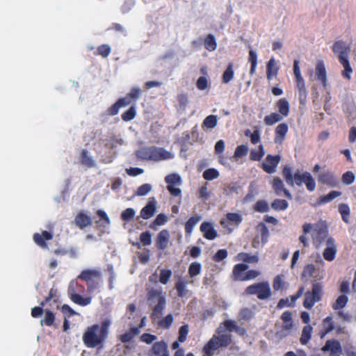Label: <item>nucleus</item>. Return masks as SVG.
Returning a JSON list of instances; mask_svg holds the SVG:
<instances>
[{
  "mask_svg": "<svg viewBox=\"0 0 356 356\" xmlns=\"http://www.w3.org/2000/svg\"><path fill=\"white\" fill-rule=\"evenodd\" d=\"M279 71V67L276 65L275 60L271 58L266 65V78L270 81L273 78L277 77Z\"/></svg>",
  "mask_w": 356,
  "mask_h": 356,
  "instance_id": "cd10ccee",
  "label": "nucleus"
},
{
  "mask_svg": "<svg viewBox=\"0 0 356 356\" xmlns=\"http://www.w3.org/2000/svg\"><path fill=\"white\" fill-rule=\"evenodd\" d=\"M234 72L233 69V63H229L225 72L222 74V82L223 83H228L233 78Z\"/></svg>",
  "mask_w": 356,
  "mask_h": 356,
  "instance_id": "09e8293b",
  "label": "nucleus"
},
{
  "mask_svg": "<svg viewBox=\"0 0 356 356\" xmlns=\"http://www.w3.org/2000/svg\"><path fill=\"white\" fill-rule=\"evenodd\" d=\"M280 160L281 156L279 154H268L264 162L261 164V168L265 172L268 174H273L276 171Z\"/></svg>",
  "mask_w": 356,
  "mask_h": 356,
  "instance_id": "f8f14e48",
  "label": "nucleus"
},
{
  "mask_svg": "<svg viewBox=\"0 0 356 356\" xmlns=\"http://www.w3.org/2000/svg\"><path fill=\"white\" fill-rule=\"evenodd\" d=\"M304 177L305 179L303 183L305 184L307 189L310 192L314 191L316 188V182L314 179L308 172H304Z\"/></svg>",
  "mask_w": 356,
  "mask_h": 356,
  "instance_id": "49530a36",
  "label": "nucleus"
},
{
  "mask_svg": "<svg viewBox=\"0 0 356 356\" xmlns=\"http://www.w3.org/2000/svg\"><path fill=\"white\" fill-rule=\"evenodd\" d=\"M54 235L48 231H42L41 234L35 233L33 236V239L35 243L44 250H49L47 241L53 238Z\"/></svg>",
  "mask_w": 356,
  "mask_h": 356,
  "instance_id": "f3484780",
  "label": "nucleus"
},
{
  "mask_svg": "<svg viewBox=\"0 0 356 356\" xmlns=\"http://www.w3.org/2000/svg\"><path fill=\"white\" fill-rule=\"evenodd\" d=\"M288 284L284 281V276L283 275H276L273 281V288L275 291L286 289Z\"/></svg>",
  "mask_w": 356,
  "mask_h": 356,
  "instance_id": "473e14b6",
  "label": "nucleus"
},
{
  "mask_svg": "<svg viewBox=\"0 0 356 356\" xmlns=\"http://www.w3.org/2000/svg\"><path fill=\"white\" fill-rule=\"evenodd\" d=\"M179 340H177L172 343V348L176 350L173 356H195L193 353H188L185 355L184 350L182 348H179Z\"/></svg>",
  "mask_w": 356,
  "mask_h": 356,
  "instance_id": "680f3d73",
  "label": "nucleus"
},
{
  "mask_svg": "<svg viewBox=\"0 0 356 356\" xmlns=\"http://www.w3.org/2000/svg\"><path fill=\"white\" fill-rule=\"evenodd\" d=\"M170 240V233L167 229H163L159 232L156 238V246L160 250L167 248Z\"/></svg>",
  "mask_w": 356,
  "mask_h": 356,
  "instance_id": "6ab92c4d",
  "label": "nucleus"
},
{
  "mask_svg": "<svg viewBox=\"0 0 356 356\" xmlns=\"http://www.w3.org/2000/svg\"><path fill=\"white\" fill-rule=\"evenodd\" d=\"M312 327L309 325L303 327L300 339V342L301 344L306 345L309 342L312 337Z\"/></svg>",
  "mask_w": 356,
  "mask_h": 356,
  "instance_id": "4c0bfd02",
  "label": "nucleus"
},
{
  "mask_svg": "<svg viewBox=\"0 0 356 356\" xmlns=\"http://www.w3.org/2000/svg\"><path fill=\"white\" fill-rule=\"evenodd\" d=\"M100 277V273L96 270H84L78 276V279L86 282L88 292L90 293L98 287Z\"/></svg>",
  "mask_w": 356,
  "mask_h": 356,
  "instance_id": "9d476101",
  "label": "nucleus"
},
{
  "mask_svg": "<svg viewBox=\"0 0 356 356\" xmlns=\"http://www.w3.org/2000/svg\"><path fill=\"white\" fill-rule=\"evenodd\" d=\"M202 270V265L200 263L194 261L189 265L188 273L191 278H193L200 275Z\"/></svg>",
  "mask_w": 356,
  "mask_h": 356,
  "instance_id": "c03bdc74",
  "label": "nucleus"
},
{
  "mask_svg": "<svg viewBox=\"0 0 356 356\" xmlns=\"http://www.w3.org/2000/svg\"><path fill=\"white\" fill-rule=\"evenodd\" d=\"M332 49L334 54H337L338 60L343 67V70L341 72L343 77L350 80L353 69L348 60L350 51V45L343 40H338L333 44Z\"/></svg>",
  "mask_w": 356,
  "mask_h": 356,
  "instance_id": "20e7f679",
  "label": "nucleus"
},
{
  "mask_svg": "<svg viewBox=\"0 0 356 356\" xmlns=\"http://www.w3.org/2000/svg\"><path fill=\"white\" fill-rule=\"evenodd\" d=\"M282 176L286 182L291 186H294L292 169L289 166H284L282 169Z\"/></svg>",
  "mask_w": 356,
  "mask_h": 356,
  "instance_id": "8fccbe9b",
  "label": "nucleus"
},
{
  "mask_svg": "<svg viewBox=\"0 0 356 356\" xmlns=\"http://www.w3.org/2000/svg\"><path fill=\"white\" fill-rule=\"evenodd\" d=\"M339 212L341 216L342 220L348 223L349 222L350 208L347 204H340L339 206Z\"/></svg>",
  "mask_w": 356,
  "mask_h": 356,
  "instance_id": "4d7b16f0",
  "label": "nucleus"
},
{
  "mask_svg": "<svg viewBox=\"0 0 356 356\" xmlns=\"http://www.w3.org/2000/svg\"><path fill=\"white\" fill-rule=\"evenodd\" d=\"M147 356H170L167 343L163 340L154 343L147 352Z\"/></svg>",
  "mask_w": 356,
  "mask_h": 356,
  "instance_id": "ddd939ff",
  "label": "nucleus"
},
{
  "mask_svg": "<svg viewBox=\"0 0 356 356\" xmlns=\"http://www.w3.org/2000/svg\"><path fill=\"white\" fill-rule=\"evenodd\" d=\"M200 229L202 232L204 237L208 240H213L218 236L217 232L215 230L211 222H203L200 225Z\"/></svg>",
  "mask_w": 356,
  "mask_h": 356,
  "instance_id": "412c9836",
  "label": "nucleus"
},
{
  "mask_svg": "<svg viewBox=\"0 0 356 356\" xmlns=\"http://www.w3.org/2000/svg\"><path fill=\"white\" fill-rule=\"evenodd\" d=\"M248 61L251 64L250 74L253 75L255 73L257 65V52L252 48L249 50Z\"/></svg>",
  "mask_w": 356,
  "mask_h": 356,
  "instance_id": "a19ab883",
  "label": "nucleus"
},
{
  "mask_svg": "<svg viewBox=\"0 0 356 356\" xmlns=\"http://www.w3.org/2000/svg\"><path fill=\"white\" fill-rule=\"evenodd\" d=\"M325 244L327 247L323 252V258L327 261H332L335 259L337 252L335 240L332 237H329Z\"/></svg>",
  "mask_w": 356,
  "mask_h": 356,
  "instance_id": "2eb2a0df",
  "label": "nucleus"
},
{
  "mask_svg": "<svg viewBox=\"0 0 356 356\" xmlns=\"http://www.w3.org/2000/svg\"><path fill=\"white\" fill-rule=\"evenodd\" d=\"M85 292V286L76 281H72L70 283L67 293L70 300L80 306H86L90 304V297H83L81 294Z\"/></svg>",
  "mask_w": 356,
  "mask_h": 356,
  "instance_id": "0eeeda50",
  "label": "nucleus"
},
{
  "mask_svg": "<svg viewBox=\"0 0 356 356\" xmlns=\"http://www.w3.org/2000/svg\"><path fill=\"white\" fill-rule=\"evenodd\" d=\"M289 131L287 124L281 123L277 126L275 130L274 140L276 143H282Z\"/></svg>",
  "mask_w": 356,
  "mask_h": 356,
  "instance_id": "bb28decb",
  "label": "nucleus"
},
{
  "mask_svg": "<svg viewBox=\"0 0 356 356\" xmlns=\"http://www.w3.org/2000/svg\"><path fill=\"white\" fill-rule=\"evenodd\" d=\"M265 155V150L263 145H259L257 149H252L250 153V160L259 161Z\"/></svg>",
  "mask_w": 356,
  "mask_h": 356,
  "instance_id": "c9c22d12",
  "label": "nucleus"
},
{
  "mask_svg": "<svg viewBox=\"0 0 356 356\" xmlns=\"http://www.w3.org/2000/svg\"><path fill=\"white\" fill-rule=\"evenodd\" d=\"M315 73L317 76V79L322 83L323 87L325 88L327 85V74L325 64L323 60H319L317 61L315 67Z\"/></svg>",
  "mask_w": 356,
  "mask_h": 356,
  "instance_id": "4be33fe9",
  "label": "nucleus"
},
{
  "mask_svg": "<svg viewBox=\"0 0 356 356\" xmlns=\"http://www.w3.org/2000/svg\"><path fill=\"white\" fill-rule=\"evenodd\" d=\"M293 327V323L283 322L282 325V329L280 331H277L275 334L276 337L280 339H282L286 336H288L289 331Z\"/></svg>",
  "mask_w": 356,
  "mask_h": 356,
  "instance_id": "a18cd8bd",
  "label": "nucleus"
},
{
  "mask_svg": "<svg viewBox=\"0 0 356 356\" xmlns=\"http://www.w3.org/2000/svg\"><path fill=\"white\" fill-rule=\"evenodd\" d=\"M243 220V217L237 213H227L225 218H222L220 224L223 228L232 232L235 227L238 226Z\"/></svg>",
  "mask_w": 356,
  "mask_h": 356,
  "instance_id": "9b49d317",
  "label": "nucleus"
},
{
  "mask_svg": "<svg viewBox=\"0 0 356 356\" xmlns=\"http://www.w3.org/2000/svg\"><path fill=\"white\" fill-rule=\"evenodd\" d=\"M193 281L190 282L186 281L182 278H180L175 284V288L177 291L178 297L184 298L189 293L190 291L187 289L188 284H193Z\"/></svg>",
  "mask_w": 356,
  "mask_h": 356,
  "instance_id": "393cba45",
  "label": "nucleus"
},
{
  "mask_svg": "<svg viewBox=\"0 0 356 356\" xmlns=\"http://www.w3.org/2000/svg\"><path fill=\"white\" fill-rule=\"evenodd\" d=\"M168 221V217L164 213L157 215L154 220L150 224L149 227L152 229H156V226L165 225Z\"/></svg>",
  "mask_w": 356,
  "mask_h": 356,
  "instance_id": "864d4df0",
  "label": "nucleus"
},
{
  "mask_svg": "<svg viewBox=\"0 0 356 356\" xmlns=\"http://www.w3.org/2000/svg\"><path fill=\"white\" fill-rule=\"evenodd\" d=\"M341 195V193L339 191H330L328 194L321 196L320 197V202L321 203H327L329 202H331L334 198L340 196Z\"/></svg>",
  "mask_w": 356,
  "mask_h": 356,
  "instance_id": "0e129e2a",
  "label": "nucleus"
},
{
  "mask_svg": "<svg viewBox=\"0 0 356 356\" xmlns=\"http://www.w3.org/2000/svg\"><path fill=\"white\" fill-rule=\"evenodd\" d=\"M318 181L332 188L337 186L339 184L338 179L334 173L330 170L320 173L318 177Z\"/></svg>",
  "mask_w": 356,
  "mask_h": 356,
  "instance_id": "dca6fc26",
  "label": "nucleus"
},
{
  "mask_svg": "<svg viewBox=\"0 0 356 356\" xmlns=\"http://www.w3.org/2000/svg\"><path fill=\"white\" fill-rule=\"evenodd\" d=\"M254 211L259 213L268 212L270 209L266 200H258L253 206Z\"/></svg>",
  "mask_w": 356,
  "mask_h": 356,
  "instance_id": "13d9d810",
  "label": "nucleus"
},
{
  "mask_svg": "<svg viewBox=\"0 0 356 356\" xmlns=\"http://www.w3.org/2000/svg\"><path fill=\"white\" fill-rule=\"evenodd\" d=\"M348 298L346 295H340L334 302L332 303V307L334 310H339L346 305Z\"/></svg>",
  "mask_w": 356,
  "mask_h": 356,
  "instance_id": "37998d69",
  "label": "nucleus"
},
{
  "mask_svg": "<svg viewBox=\"0 0 356 356\" xmlns=\"http://www.w3.org/2000/svg\"><path fill=\"white\" fill-rule=\"evenodd\" d=\"M172 273L170 269L163 268L160 270L159 282L163 284H167L172 277Z\"/></svg>",
  "mask_w": 356,
  "mask_h": 356,
  "instance_id": "052dcab7",
  "label": "nucleus"
},
{
  "mask_svg": "<svg viewBox=\"0 0 356 356\" xmlns=\"http://www.w3.org/2000/svg\"><path fill=\"white\" fill-rule=\"evenodd\" d=\"M139 327H132L130 328L129 332H127L120 336V340L122 343H127L131 341V339L139 333Z\"/></svg>",
  "mask_w": 356,
  "mask_h": 356,
  "instance_id": "e433bc0d",
  "label": "nucleus"
},
{
  "mask_svg": "<svg viewBox=\"0 0 356 356\" xmlns=\"http://www.w3.org/2000/svg\"><path fill=\"white\" fill-rule=\"evenodd\" d=\"M301 278L302 280H308L310 278H314L312 282V290L307 291L305 293V299L303 301V306L307 309H311L315 305L322 300L323 296V285L322 283L316 282L317 280L323 278V275L318 276L316 266L312 264H307L303 268L301 273Z\"/></svg>",
  "mask_w": 356,
  "mask_h": 356,
  "instance_id": "f03ea898",
  "label": "nucleus"
},
{
  "mask_svg": "<svg viewBox=\"0 0 356 356\" xmlns=\"http://www.w3.org/2000/svg\"><path fill=\"white\" fill-rule=\"evenodd\" d=\"M200 220V217L198 216L191 217L185 223V232L187 234H191L194 227Z\"/></svg>",
  "mask_w": 356,
  "mask_h": 356,
  "instance_id": "de8ad7c7",
  "label": "nucleus"
},
{
  "mask_svg": "<svg viewBox=\"0 0 356 356\" xmlns=\"http://www.w3.org/2000/svg\"><path fill=\"white\" fill-rule=\"evenodd\" d=\"M289 207V203L285 200L275 199L271 203V207L275 211H284Z\"/></svg>",
  "mask_w": 356,
  "mask_h": 356,
  "instance_id": "3c124183",
  "label": "nucleus"
},
{
  "mask_svg": "<svg viewBox=\"0 0 356 356\" xmlns=\"http://www.w3.org/2000/svg\"><path fill=\"white\" fill-rule=\"evenodd\" d=\"M236 260L241 261L247 264H257L259 259L258 254L251 255L249 253L242 252H239L236 255Z\"/></svg>",
  "mask_w": 356,
  "mask_h": 356,
  "instance_id": "c85d7f7f",
  "label": "nucleus"
},
{
  "mask_svg": "<svg viewBox=\"0 0 356 356\" xmlns=\"http://www.w3.org/2000/svg\"><path fill=\"white\" fill-rule=\"evenodd\" d=\"M202 176L206 180H213L219 177V172L215 168H209L204 170Z\"/></svg>",
  "mask_w": 356,
  "mask_h": 356,
  "instance_id": "69168bd1",
  "label": "nucleus"
},
{
  "mask_svg": "<svg viewBox=\"0 0 356 356\" xmlns=\"http://www.w3.org/2000/svg\"><path fill=\"white\" fill-rule=\"evenodd\" d=\"M323 328L319 332V336L321 339L324 338L327 334L333 331L335 328L334 322L332 316H328L323 320Z\"/></svg>",
  "mask_w": 356,
  "mask_h": 356,
  "instance_id": "5701e85b",
  "label": "nucleus"
},
{
  "mask_svg": "<svg viewBox=\"0 0 356 356\" xmlns=\"http://www.w3.org/2000/svg\"><path fill=\"white\" fill-rule=\"evenodd\" d=\"M312 228H313V224H312V223L306 222L302 225L303 234H302L299 236V241L301 243H302V245L305 248H307L309 246V242H308V239L306 236V234L309 233L312 231Z\"/></svg>",
  "mask_w": 356,
  "mask_h": 356,
  "instance_id": "f704fd0d",
  "label": "nucleus"
},
{
  "mask_svg": "<svg viewBox=\"0 0 356 356\" xmlns=\"http://www.w3.org/2000/svg\"><path fill=\"white\" fill-rule=\"evenodd\" d=\"M44 317L43 319L40 321V325L42 326L46 325L49 327H51L54 325V322L56 320V316L55 314L49 310L46 309L44 312Z\"/></svg>",
  "mask_w": 356,
  "mask_h": 356,
  "instance_id": "2f4dec72",
  "label": "nucleus"
},
{
  "mask_svg": "<svg viewBox=\"0 0 356 356\" xmlns=\"http://www.w3.org/2000/svg\"><path fill=\"white\" fill-rule=\"evenodd\" d=\"M136 115V111L135 107L131 106L128 110L124 111L122 114L121 116H122V119L124 121L128 122V121L133 120L135 118Z\"/></svg>",
  "mask_w": 356,
  "mask_h": 356,
  "instance_id": "338daca9",
  "label": "nucleus"
},
{
  "mask_svg": "<svg viewBox=\"0 0 356 356\" xmlns=\"http://www.w3.org/2000/svg\"><path fill=\"white\" fill-rule=\"evenodd\" d=\"M245 293L247 295H255L259 300H265L269 299L272 296L268 282L264 281L248 286Z\"/></svg>",
  "mask_w": 356,
  "mask_h": 356,
  "instance_id": "1a4fd4ad",
  "label": "nucleus"
},
{
  "mask_svg": "<svg viewBox=\"0 0 356 356\" xmlns=\"http://www.w3.org/2000/svg\"><path fill=\"white\" fill-rule=\"evenodd\" d=\"M272 188L277 195H280L282 193L289 200H291L293 196L291 193L284 187L283 181L280 177H275L272 181Z\"/></svg>",
  "mask_w": 356,
  "mask_h": 356,
  "instance_id": "a211bd4d",
  "label": "nucleus"
},
{
  "mask_svg": "<svg viewBox=\"0 0 356 356\" xmlns=\"http://www.w3.org/2000/svg\"><path fill=\"white\" fill-rule=\"evenodd\" d=\"M165 181L168 184V185H181V179L178 174L172 173L167 175L165 177Z\"/></svg>",
  "mask_w": 356,
  "mask_h": 356,
  "instance_id": "bf43d9fd",
  "label": "nucleus"
},
{
  "mask_svg": "<svg viewBox=\"0 0 356 356\" xmlns=\"http://www.w3.org/2000/svg\"><path fill=\"white\" fill-rule=\"evenodd\" d=\"M282 116L277 113H271L269 115H267L264 117V122L267 126H272L274 124L281 121L282 120Z\"/></svg>",
  "mask_w": 356,
  "mask_h": 356,
  "instance_id": "79ce46f5",
  "label": "nucleus"
},
{
  "mask_svg": "<svg viewBox=\"0 0 356 356\" xmlns=\"http://www.w3.org/2000/svg\"><path fill=\"white\" fill-rule=\"evenodd\" d=\"M111 324L109 319H105L100 325L96 323L88 327L82 337L84 345L89 348H103L108 337Z\"/></svg>",
  "mask_w": 356,
  "mask_h": 356,
  "instance_id": "7ed1b4c3",
  "label": "nucleus"
},
{
  "mask_svg": "<svg viewBox=\"0 0 356 356\" xmlns=\"http://www.w3.org/2000/svg\"><path fill=\"white\" fill-rule=\"evenodd\" d=\"M218 123V118L216 115H210L205 118L202 122V127H207V129L214 128Z\"/></svg>",
  "mask_w": 356,
  "mask_h": 356,
  "instance_id": "6e6d98bb",
  "label": "nucleus"
},
{
  "mask_svg": "<svg viewBox=\"0 0 356 356\" xmlns=\"http://www.w3.org/2000/svg\"><path fill=\"white\" fill-rule=\"evenodd\" d=\"M147 300L149 301L157 300V303L152 309L151 318L152 321L160 318L165 308L166 299L161 290L152 289L147 292Z\"/></svg>",
  "mask_w": 356,
  "mask_h": 356,
  "instance_id": "423d86ee",
  "label": "nucleus"
},
{
  "mask_svg": "<svg viewBox=\"0 0 356 356\" xmlns=\"http://www.w3.org/2000/svg\"><path fill=\"white\" fill-rule=\"evenodd\" d=\"M80 159L82 165L87 168H90L95 165V161L88 155V152L86 149L81 151Z\"/></svg>",
  "mask_w": 356,
  "mask_h": 356,
  "instance_id": "72a5a7b5",
  "label": "nucleus"
},
{
  "mask_svg": "<svg viewBox=\"0 0 356 356\" xmlns=\"http://www.w3.org/2000/svg\"><path fill=\"white\" fill-rule=\"evenodd\" d=\"M173 316L171 314H168L163 318L160 319L157 322V325L159 327L162 329H168L171 326L173 323Z\"/></svg>",
  "mask_w": 356,
  "mask_h": 356,
  "instance_id": "603ef678",
  "label": "nucleus"
},
{
  "mask_svg": "<svg viewBox=\"0 0 356 356\" xmlns=\"http://www.w3.org/2000/svg\"><path fill=\"white\" fill-rule=\"evenodd\" d=\"M321 350L324 353L329 352L330 356H340L342 353V347L337 339L327 340Z\"/></svg>",
  "mask_w": 356,
  "mask_h": 356,
  "instance_id": "4468645a",
  "label": "nucleus"
},
{
  "mask_svg": "<svg viewBox=\"0 0 356 356\" xmlns=\"http://www.w3.org/2000/svg\"><path fill=\"white\" fill-rule=\"evenodd\" d=\"M257 229L261 233V241L262 245H265L268 240L269 231L268 228L264 222H260L257 227Z\"/></svg>",
  "mask_w": 356,
  "mask_h": 356,
  "instance_id": "58836bf2",
  "label": "nucleus"
},
{
  "mask_svg": "<svg viewBox=\"0 0 356 356\" xmlns=\"http://www.w3.org/2000/svg\"><path fill=\"white\" fill-rule=\"evenodd\" d=\"M296 86L298 90V99L300 104H305L307 102V92L305 87V83L300 82L296 83Z\"/></svg>",
  "mask_w": 356,
  "mask_h": 356,
  "instance_id": "7c9ffc66",
  "label": "nucleus"
},
{
  "mask_svg": "<svg viewBox=\"0 0 356 356\" xmlns=\"http://www.w3.org/2000/svg\"><path fill=\"white\" fill-rule=\"evenodd\" d=\"M293 74L295 76V82L300 83L305 81L303 77L301 75L300 69L299 67V60H294L293 61Z\"/></svg>",
  "mask_w": 356,
  "mask_h": 356,
  "instance_id": "e2e57ef3",
  "label": "nucleus"
},
{
  "mask_svg": "<svg viewBox=\"0 0 356 356\" xmlns=\"http://www.w3.org/2000/svg\"><path fill=\"white\" fill-rule=\"evenodd\" d=\"M312 242L314 245L318 248L323 243H326V240L330 236L328 226L325 221L319 220L316 223L313 225L312 229Z\"/></svg>",
  "mask_w": 356,
  "mask_h": 356,
  "instance_id": "6e6552de",
  "label": "nucleus"
},
{
  "mask_svg": "<svg viewBox=\"0 0 356 356\" xmlns=\"http://www.w3.org/2000/svg\"><path fill=\"white\" fill-rule=\"evenodd\" d=\"M137 156L145 161H152L155 162L172 159L173 154L163 147L156 146H148L140 149L137 153Z\"/></svg>",
  "mask_w": 356,
  "mask_h": 356,
  "instance_id": "39448f33",
  "label": "nucleus"
},
{
  "mask_svg": "<svg viewBox=\"0 0 356 356\" xmlns=\"http://www.w3.org/2000/svg\"><path fill=\"white\" fill-rule=\"evenodd\" d=\"M111 49L108 44H102L99 45L97 49L96 55H99L102 56L103 58H106L111 54Z\"/></svg>",
  "mask_w": 356,
  "mask_h": 356,
  "instance_id": "774afa93",
  "label": "nucleus"
},
{
  "mask_svg": "<svg viewBox=\"0 0 356 356\" xmlns=\"http://www.w3.org/2000/svg\"><path fill=\"white\" fill-rule=\"evenodd\" d=\"M276 107L278 109L279 114L283 117H286L289 113V103L285 98L280 99L276 103Z\"/></svg>",
  "mask_w": 356,
  "mask_h": 356,
  "instance_id": "c756f323",
  "label": "nucleus"
},
{
  "mask_svg": "<svg viewBox=\"0 0 356 356\" xmlns=\"http://www.w3.org/2000/svg\"><path fill=\"white\" fill-rule=\"evenodd\" d=\"M156 211V202H148L147 204L140 210V216L143 219L147 220L152 218Z\"/></svg>",
  "mask_w": 356,
  "mask_h": 356,
  "instance_id": "a878e982",
  "label": "nucleus"
},
{
  "mask_svg": "<svg viewBox=\"0 0 356 356\" xmlns=\"http://www.w3.org/2000/svg\"><path fill=\"white\" fill-rule=\"evenodd\" d=\"M204 45L207 50L209 51H214L217 47V43L213 35H207L204 40Z\"/></svg>",
  "mask_w": 356,
  "mask_h": 356,
  "instance_id": "ea45409f",
  "label": "nucleus"
},
{
  "mask_svg": "<svg viewBox=\"0 0 356 356\" xmlns=\"http://www.w3.org/2000/svg\"><path fill=\"white\" fill-rule=\"evenodd\" d=\"M248 269V266L246 264L240 263L234 265L232 273V280L243 282L244 275Z\"/></svg>",
  "mask_w": 356,
  "mask_h": 356,
  "instance_id": "aec40b11",
  "label": "nucleus"
},
{
  "mask_svg": "<svg viewBox=\"0 0 356 356\" xmlns=\"http://www.w3.org/2000/svg\"><path fill=\"white\" fill-rule=\"evenodd\" d=\"M97 214L101 218V219L96 221L99 227H105L110 224V219L104 211L99 209L97 211Z\"/></svg>",
  "mask_w": 356,
  "mask_h": 356,
  "instance_id": "5fc2aeb1",
  "label": "nucleus"
},
{
  "mask_svg": "<svg viewBox=\"0 0 356 356\" xmlns=\"http://www.w3.org/2000/svg\"><path fill=\"white\" fill-rule=\"evenodd\" d=\"M74 224L80 229H84L92 225V220L90 216L83 212H79L74 218Z\"/></svg>",
  "mask_w": 356,
  "mask_h": 356,
  "instance_id": "b1692460",
  "label": "nucleus"
},
{
  "mask_svg": "<svg viewBox=\"0 0 356 356\" xmlns=\"http://www.w3.org/2000/svg\"><path fill=\"white\" fill-rule=\"evenodd\" d=\"M236 325V322L233 320H225L221 323L216 329V334L204 346L203 356H213L218 348L229 346L232 342V335L224 332L225 330L229 332H234Z\"/></svg>",
  "mask_w": 356,
  "mask_h": 356,
  "instance_id": "f257e3e1",
  "label": "nucleus"
}]
</instances>
